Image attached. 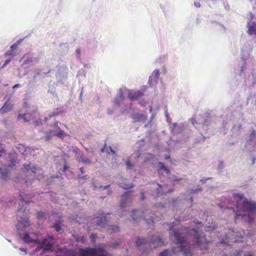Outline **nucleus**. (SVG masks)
<instances>
[{
    "label": "nucleus",
    "mask_w": 256,
    "mask_h": 256,
    "mask_svg": "<svg viewBox=\"0 0 256 256\" xmlns=\"http://www.w3.org/2000/svg\"><path fill=\"white\" fill-rule=\"evenodd\" d=\"M142 118H144V116L142 115V114L136 115L134 116V119L135 120H138V121H139L140 120V119Z\"/></svg>",
    "instance_id": "nucleus-22"
},
{
    "label": "nucleus",
    "mask_w": 256,
    "mask_h": 256,
    "mask_svg": "<svg viewBox=\"0 0 256 256\" xmlns=\"http://www.w3.org/2000/svg\"><path fill=\"white\" fill-rule=\"evenodd\" d=\"M79 178H86V176H82V177L79 176Z\"/></svg>",
    "instance_id": "nucleus-49"
},
{
    "label": "nucleus",
    "mask_w": 256,
    "mask_h": 256,
    "mask_svg": "<svg viewBox=\"0 0 256 256\" xmlns=\"http://www.w3.org/2000/svg\"><path fill=\"white\" fill-rule=\"evenodd\" d=\"M36 112L24 114H19L18 116V120L22 119L23 122H29L34 120L36 118Z\"/></svg>",
    "instance_id": "nucleus-6"
},
{
    "label": "nucleus",
    "mask_w": 256,
    "mask_h": 256,
    "mask_svg": "<svg viewBox=\"0 0 256 256\" xmlns=\"http://www.w3.org/2000/svg\"><path fill=\"white\" fill-rule=\"evenodd\" d=\"M126 168L130 169L132 168V165L130 160H128L126 162Z\"/></svg>",
    "instance_id": "nucleus-25"
},
{
    "label": "nucleus",
    "mask_w": 256,
    "mask_h": 256,
    "mask_svg": "<svg viewBox=\"0 0 256 256\" xmlns=\"http://www.w3.org/2000/svg\"><path fill=\"white\" fill-rule=\"evenodd\" d=\"M24 166L23 172L25 174L28 176V174H30L32 178H34L35 177L34 174L36 171L37 170L36 168L32 164H30L28 165L24 164Z\"/></svg>",
    "instance_id": "nucleus-5"
},
{
    "label": "nucleus",
    "mask_w": 256,
    "mask_h": 256,
    "mask_svg": "<svg viewBox=\"0 0 256 256\" xmlns=\"http://www.w3.org/2000/svg\"><path fill=\"white\" fill-rule=\"evenodd\" d=\"M77 160L78 162H81L84 164H89L90 163V160L88 158L85 157L83 155H81L80 156H78L77 158Z\"/></svg>",
    "instance_id": "nucleus-13"
},
{
    "label": "nucleus",
    "mask_w": 256,
    "mask_h": 256,
    "mask_svg": "<svg viewBox=\"0 0 256 256\" xmlns=\"http://www.w3.org/2000/svg\"><path fill=\"white\" fill-rule=\"evenodd\" d=\"M13 107V105L6 102L4 106L0 109V112L5 113L10 111Z\"/></svg>",
    "instance_id": "nucleus-10"
},
{
    "label": "nucleus",
    "mask_w": 256,
    "mask_h": 256,
    "mask_svg": "<svg viewBox=\"0 0 256 256\" xmlns=\"http://www.w3.org/2000/svg\"><path fill=\"white\" fill-rule=\"evenodd\" d=\"M110 150L112 152V148H111V146H110Z\"/></svg>",
    "instance_id": "nucleus-55"
},
{
    "label": "nucleus",
    "mask_w": 256,
    "mask_h": 256,
    "mask_svg": "<svg viewBox=\"0 0 256 256\" xmlns=\"http://www.w3.org/2000/svg\"><path fill=\"white\" fill-rule=\"evenodd\" d=\"M0 172L2 175V179L6 180L8 175V170L6 169L4 170H2L1 168H0Z\"/></svg>",
    "instance_id": "nucleus-18"
},
{
    "label": "nucleus",
    "mask_w": 256,
    "mask_h": 256,
    "mask_svg": "<svg viewBox=\"0 0 256 256\" xmlns=\"http://www.w3.org/2000/svg\"><path fill=\"white\" fill-rule=\"evenodd\" d=\"M171 252H170L168 250H166L160 254V256H171Z\"/></svg>",
    "instance_id": "nucleus-19"
},
{
    "label": "nucleus",
    "mask_w": 256,
    "mask_h": 256,
    "mask_svg": "<svg viewBox=\"0 0 256 256\" xmlns=\"http://www.w3.org/2000/svg\"><path fill=\"white\" fill-rule=\"evenodd\" d=\"M98 224L100 226H104L105 225L107 224V222L105 218H100L98 220Z\"/></svg>",
    "instance_id": "nucleus-17"
},
{
    "label": "nucleus",
    "mask_w": 256,
    "mask_h": 256,
    "mask_svg": "<svg viewBox=\"0 0 256 256\" xmlns=\"http://www.w3.org/2000/svg\"><path fill=\"white\" fill-rule=\"evenodd\" d=\"M2 146V144H0ZM4 154H5V150L4 148L1 146H0V157H1Z\"/></svg>",
    "instance_id": "nucleus-29"
},
{
    "label": "nucleus",
    "mask_w": 256,
    "mask_h": 256,
    "mask_svg": "<svg viewBox=\"0 0 256 256\" xmlns=\"http://www.w3.org/2000/svg\"><path fill=\"white\" fill-rule=\"evenodd\" d=\"M159 168L160 170H165L168 173L170 172V170L167 168L164 165V164L162 162H159L158 164Z\"/></svg>",
    "instance_id": "nucleus-20"
},
{
    "label": "nucleus",
    "mask_w": 256,
    "mask_h": 256,
    "mask_svg": "<svg viewBox=\"0 0 256 256\" xmlns=\"http://www.w3.org/2000/svg\"><path fill=\"white\" fill-rule=\"evenodd\" d=\"M254 159L253 160V162H252V164H254Z\"/></svg>",
    "instance_id": "nucleus-57"
},
{
    "label": "nucleus",
    "mask_w": 256,
    "mask_h": 256,
    "mask_svg": "<svg viewBox=\"0 0 256 256\" xmlns=\"http://www.w3.org/2000/svg\"><path fill=\"white\" fill-rule=\"evenodd\" d=\"M250 137L251 139L256 138V132L255 130H252L251 134H250Z\"/></svg>",
    "instance_id": "nucleus-24"
},
{
    "label": "nucleus",
    "mask_w": 256,
    "mask_h": 256,
    "mask_svg": "<svg viewBox=\"0 0 256 256\" xmlns=\"http://www.w3.org/2000/svg\"><path fill=\"white\" fill-rule=\"evenodd\" d=\"M192 124L193 125H194V124H196L197 122H196V120H194V119L192 118Z\"/></svg>",
    "instance_id": "nucleus-41"
},
{
    "label": "nucleus",
    "mask_w": 256,
    "mask_h": 256,
    "mask_svg": "<svg viewBox=\"0 0 256 256\" xmlns=\"http://www.w3.org/2000/svg\"><path fill=\"white\" fill-rule=\"evenodd\" d=\"M130 192H126L122 196V202L120 204V208H124L125 206V204H126V201L128 200V196L130 195Z\"/></svg>",
    "instance_id": "nucleus-12"
},
{
    "label": "nucleus",
    "mask_w": 256,
    "mask_h": 256,
    "mask_svg": "<svg viewBox=\"0 0 256 256\" xmlns=\"http://www.w3.org/2000/svg\"><path fill=\"white\" fill-rule=\"evenodd\" d=\"M248 33L251 35L256 36V23L252 22L248 24Z\"/></svg>",
    "instance_id": "nucleus-11"
},
{
    "label": "nucleus",
    "mask_w": 256,
    "mask_h": 256,
    "mask_svg": "<svg viewBox=\"0 0 256 256\" xmlns=\"http://www.w3.org/2000/svg\"><path fill=\"white\" fill-rule=\"evenodd\" d=\"M18 44L17 43H15L14 44H13L11 46H10V50H12L13 52L16 50L17 49V48H18Z\"/></svg>",
    "instance_id": "nucleus-27"
},
{
    "label": "nucleus",
    "mask_w": 256,
    "mask_h": 256,
    "mask_svg": "<svg viewBox=\"0 0 256 256\" xmlns=\"http://www.w3.org/2000/svg\"><path fill=\"white\" fill-rule=\"evenodd\" d=\"M15 166V162L14 160L12 162V164L8 165V167H13Z\"/></svg>",
    "instance_id": "nucleus-35"
},
{
    "label": "nucleus",
    "mask_w": 256,
    "mask_h": 256,
    "mask_svg": "<svg viewBox=\"0 0 256 256\" xmlns=\"http://www.w3.org/2000/svg\"><path fill=\"white\" fill-rule=\"evenodd\" d=\"M230 209H232V212L234 213V214H235V220H236L238 218L239 216H242L244 214H242V213L240 212V207H239V208L237 209V212H236L233 208H230Z\"/></svg>",
    "instance_id": "nucleus-15"
},
{
    "label": "nucleus",
    "mask_w": 256,
    "mask_h": 256,
    "mask_svg": "<svg viewBox=\"0 0 256 256\" xmlns=\"http://www.w3.org/2000/svg\"><path fill=\"white\" fill-rule=\"evenodd\" d=\"M234 199L236 202V208L240 207L241 212H252L256 210V202L246 200L243 194H237L234 195Z\"/></svg>",
    "instance_id": "nucleus-2"
},
{
    "label": "nucleus",
    "mask_w": 256,
    "mask_h": 256,
    "mask_svg": "<svg viewBox=\"0 0 256 256\" xmlns=\"http://www.w3.org/2000/svg\"><path fill=\"white\" fill-rule=\"evenodd\" d=\"M20 250L22 252H26V249L25 248H20Z\"/></svg>",
    "instance_id": "nucleus-44"
},
{
    "label": "nucleus",
    "mask_w": 256,
    "mask_h": 256,
    "mask_svg": "<svg viewBox=\"0 0 256 256\" xmlns=\"http://www.w3.org/2000/svg\"><path fill=\"white\" fill-rule=\"evenodd\" d=\"M26 213V209H24L23 211L21 209H19L17 213V217L18 220L20 224H22L24 227H27L30 226V223L28 222V217L27 216V214L24 216V218H22V216L23 213Z\"/></svg>",
    "instance_id": "nucleus-4"
},
{
    "label": "nucleus",
    "mask_w": 256,
    "mask_h": 256,
    "mask_svg": "<svg viewBox=\"0 0 256 256\" xmlns=\"http://www.w3.org/2000/svg\"><path fill=\"white\" fill-rule=\"evenodd\" d=\"M55 125L57 126L58 125V122H56V123H55Z\"/></svg>",
    "instance_id": "nucleus-58"
},
{
    "label": "nucleus",
    "mask_w": 256,
    "mask_h": 256,
    "mask_svg": "<svg viewBox=\"0 0 256 256\" xmlns=\"http://www.w3.org/2000/svg\"><path fill=\"white\" fill-rule=\"evenodd\" d=\"M101 150H102V152H104V148H102Z\"/></svg>",
    "instance_id": "nucleus-53"
},
{
    "label": "nucleus",
    "mask_w": 256,
    "mask_h": 256,
    "mask_svg": "<svg viewBox=\"0 0 256 256\" xmlns=\"http://www.w3.org/2000/svg\"><path fill=\"white\" fill-rule=\"evenodd\" d=\"M192 230L194 233V238L196 240V243L192 245L188 244L186 242V238L181 236L177 232H174L173 235H170L172 238H174V241L175 242L176 244H178V250H172V254L183 252L184 254L186 256H191L192 253L190 250L195 247H198L201 250H208L209 242L206 240V238L202 236V234H198V231L195 228L192 229Z\"/></svg>",
    "instance_id": "nucleus-1"
},
{
    "label": "nucleus",
    "mask_w": 256,
    "mask_h": 256,
    "mask_svg": "<svg viewBox=\"0 0 256 256\" xmlns=\"http://www.w3.org/2000/svg\"><path fill=\"white\" fill-rule=\"evenodd\" d=\"M212 230V229L210 228V227H207V228H206V231H210V230Z\"/></svg>",
    "instance_id": "nucleus-47"
},
{
    "label": "nucleus",
    "mask_w": 256,
    "mask_h": 256,
    "mask_svg": "<svg viewBox=\"0 0 256 256\" xmlns=\"http://www.w3.org/2000/svg\"><path fill=\"white\" fill-rule=\"evenodd\" d=\"M118 246V244H115L114 243H113V246H112V247L113 248L116 247V246Z\"/></svg>",
    "instance_id": "nucleus-50"
},
{
    "label": "nucleus",
    "mask_w": 256,
    "mask_h": 256,
    "mask_svg": "<svg viewBox=\"0 0 256 256\" xmlns=\"http://www.w3.org/2000/svg\"><path fill=\"white\" fill-rule=\"evenodd\" d=\"M194 6L196 8H200V4L199 2H194Z\"/></svg>",
    "instance_id": "nucleus-36"
},
{
    "label": "nucleus",
    "mask_w": 256,
    "mask_h": 256,
    "mask_svg": "<svg viewBox=\"0 0 256 256\" xmlns=\"http://www.w3.org/2000/svg\"><path fill=\"white\" fill-rule=\"evenodd\" d=\"M80 170L82 174L84 173V168H80Z\"/></svg>",
    "instance_id": "nucleus-43"
},
{
    "label": "nucleus",
    "mask_w": 256,
    "mask_h": 256,
    "mask_svg": "<svg viewBox=\"0 0 256 256\" xmlns=\"http://www.w3.org/2000/svg\"><path fill=\"white\" fill-rule=\"evenodd\" d=\"M218 206L220 208H223L224 206H222V204H218Z\"/></svg>",
    "instance_id": "nucleus-48"
},
{
    "label": "nucleus",
    "mask_w": 256,
    "mask_h": 256,
    "mask_svg": "<svg viewBox=\"0 0 256 256\" xmlns=\"http://www.w3.org/2000/svg\"><path fill=\"white\" fill-rule=\"evenodd\" d=\"M141 194H142V200H144V192H141Z\"/></svg>",
    "instance_id": "nucleus-39"
},
{
    "label": "nucleus",
    "mask_w": 256,
    "mask_h": 256,
    "mask_svg": "<svg viewBox=\"0 0 256 256\" xmlns=\"http://www.w3.org/2000/svg\"><path fill=\"white\" fill-rule=\"evenodd\" d=\"M142 244H148L151 248H154L159 246H164L165 242L159 237H153L149 241L146 239L138 238L136 242V246H140Z\"/></svg>",
    "instance_id": "nucleus-3"
},
{
    "label": "nucleus",
    "mask_w": 256,
    "mask_h": 256,
    "mask_svg": "<svg viewBox=\"0 0 256 256\" xmlns=\"http://www.w3.org/2000/svg\"><path fill=\"white\" fill-rule=\"evenodd\" d=\"M36 214L38 218H40L43 216L44 213L42 212H38Z\"/></svg>",
    "instance_id": "nucleus-30"
},
{
    "label": "nucleus",
    "mask_w": 256,
    "mask_h": 256,
    "mask_svg": "<svg viewBox=\"0 0 256 256\" xmlns=\"http://www.w3.org/2000/svg\"><path fill=\"white\" fill-rule=\"evenodd\" d=\"M54 228L56 229L57 232H59L61 230V226L60 224L56 223L54 225Z\"/></svg>",
    "instance_id": "nucleus-23"
},
{
    "label": "nucleus",
    "mask_w": 256,
    "mask_h": 256,
    "mask_svg": "<svg viewBox=\"0 0 256 256\" xmlns=\"http://www.w3.org/2000/svg\"><path fill=\"white\" fill-rule=\"evenodd\" d=\"M254 84H256V80H254V82H253Z\"/></svg>",
    "instance_id": "nucleus-56"
},
{
    "label": "nucleus",
    "mask_w": 256,
    "mask_h": 256,
    "mask_svg": "<svg viewBox=\"0 0 256 256\" xmlns=\"http://www.w3.org/2000/svg\"><path fill=\"white\" fill-rule=\"evenodd\" d=\"M110 185H108V186H100V188H102L103 190H106L108 187L110 186Z\"/></svg>",
    "instance_id": "nucleus-40"
},
{
    "label": "nucleus",
    "mask_w": 256,
    "mask_h": 256,
    "mask_svg": "<svg viewBox=\"0 0 256 256\" xmlns=\"http://www.w3.org/2000/svg\"><path fill=\"white\" fill-rule=\"evenodd\" d=\"M68 168V167L67 166L64 165V167L63 171H66V170Z\"/></svg>",
    "instance_id": "nucleus-42"
},
{
    "label": "nucleus",
    "mask_w": 256,
    "mask_h": 256,
    "mask_svg": "<svg viewBox=\"0 0 256 256\" xmlns=\"http://www.w3.org/2000/svg\"><path fill=\"white\" fill-rule=\"evenodd\" d=\"M34 124L36 126H38L42 124L41 120H36L34 122Z\"/></svg>",
    "instance_id": "nucleus-28"
},
{
    "label": "nucleus",
    "mask_w": 256,
    "mask_h": 256,
    "mask_svg": "<svg viewBox=\"0 0 256 256\" xmlns=\"http://www.w3.org/2000/svg\"><path fill=\"white\" fill-rule=\"evenodd\" d=\"M20 196H22V194H20ZM21 200L22 202H24L26 204H28L30 202V201L26 200L24 198L21 197Z\"/></svg>",
    "instance_id": "nucleus-34"
},
{
    "label": "nucleus",
    "mask_w": 256,
    "mask_h": 256,
    "mask_svg": "<svg viewBox=\"0 0 256 256\" xmlns=\"http://www.w3.org/2000/svg\"><path fill=\"white\" fill-rule=\"evenodd\" d=\"M154 158V156L152 154H148V156L146 158V159L148 160H150L151 159H152Z\"/></svg>",
    "instance_id": "nucleus-32"
},
{
    "label": "nucleus",
    "mask_w": 256,
    "mask_h": 256,
    "mask_svg": "<svg viewBox=\"0 0 256 256\" xmlns=\"http://www.w3.org/2000/svg\"><path fill=\"white\" fill-rule=\"evenodd\" d=\"M144 220H146V223H147L148 224H154V220H151V219L146 220V218H144Z\"/></svg>",
    "instance_id": "nucleus-31"
},
{
    "label": "nucleus",
    "mask_w": 256,
    "mask_h": 256,
    "mask_svg": "<svg viewBox=\"0 0 256 256\" xmlns=\"http://www.w3.org/2000/svg\"><path fill=\"white\" fill-rule=\"evenodd\" d=\"M245 256H253V254L251 253H248L245 254Z\"/></svg>",
    "instance_id": "nucleus-46"
},
{
    "label": "nucleus",
    "mask_w": 256,
    "mask_h": 256,
    "mask_svg": "<svg viewBox=\"0 0 256 256\" xmlns=\"http://www.w3.org/2000/svg\"><path fill=\"white\" fill-rule=\"evenodd\" d=\"M80 50H76V52L77 53H78V54H79V53H80Z\"/></svg>",
    "instance_id": "nucleus-52"
},
{
    "label": "nucleus",
    "mask_w": 256,
    "mask_h": 256,
    "mask_svg": "<svg viewBox=\"0 0 256 256\" xmlns=\"http://www.w3.org/2000/svg\"><path fill=\"white\" fill-rule=\"evenodd\" d=\"M133 186H133V185H132V184L131 186H126L124 187V189H126V190H127V189H128V188H132Z\"/></svg>",
    "instance_id": "nucleus-37"
},
{
    "label": "nucleus",
    "mask_w": 256,
    "mask_h": 256,
    "mask_svg": "<svg viewBox=\"0 0 256 256\" xmlns=\"http://www.w3.org/2000/svg\"><path fill=\"white\" fill-rule=\"evenodd\" d=\"M248 223H250L252 222V220H251L250 218L248 219Z\"/></svg>",
    "instance_id": "nucleus-51"
},
{
    "label": "nucleus",
    "mask_w": 256,
    "mask_h": 256,
    "mask_svg": "<svg viewBox=\"0 0 256 256\" xmlns=\"http://www.w3.org/2000/svg\"><path fill=\"white\" fill-rule=\"evenodd\" d=\"M112 152H113V154H114L115 152H114V151L113 150L112 151Z\"/></svg>",
    "instance_id": "nucleus-59"
},
{
    "label": "nucleus",
    "mask_w": 256,
    "mask_h": 256,
    "mask_svg": "<svg viewBox=\"0 0 256 256\" xmlns=\"http://www.w3.org/2000/svg\"><path fill=\"white\" fill-rule=\"evenodd\" d=\"M144 212L140 210H135L132 211V219L134 221L140 220L143 216Z\"/></svg>",
    "instance_id": "nucleus-9"
},
{
    "label": "nucleus",
    "mask_w": 256,
    "mask_h": 256,
    "mask_svg": "<svg viewBox=\"0 0 256 256\" xmlns=\"http://www.w3.org/2000/svg\"><path fill=\"white\" fill-rule=\"evenodd\" d=\"M43 244H44L43 250L44 251H49L50 250L52 246V244L50 242H48L47 244H45L46 241L43 240L42 242Z\"/></svg>",
    "instance_id": "nucleus-16"
},
{
    "label": "nucleus",
    "mask_w": 256,
    "mask_h": 256,
    "mask_svg": "<svg viewBox=\"0 0 256 256\" xmlns=\"http://www.w3.org/2000/svg\"><path fill=\"white\" fill-rule=\"evenodd\" d=\"M10 60H11L10 59L6 60L5 61L4 64L2 65V68H4L10 62Z\"/></svg>",
    "instance_id": "nucleus-33"
},
{
    "label": "nucleus",
    "mask_w": 256,
    "mask_h": 256,
    "mask_svg": "<svg viewBox=\"0 0 256 256\" xmlns=\"http://www.w3.org/2000/svg\"><path fill=\"white\" fill-rule=\"evenodd\" d=\"M144 96L143 92L138 91H130L128 92V98L131 100H136Z\"/></svg>",
    "instance_id": "nucleus-7"
},
{
    "label": "nucleus",
    "mask_w": 256,
    "mask_h": 256,
    "mask_svg": "<svg viewBox=\"0 0 256 256\" xmlns=\"http://www.w3.org/2000/svg\"><path fill=\"white\" fill-rule=\"evenodd\" d=\"M112 230L113 232H115V231H118V228L117 227V226H113V229H112Z\"/></svg>",
    "instance_id": "nucleus-38"
},
{
    "label": "nucleus",
    "mask_w": 256,
    "mask_h": 256,
    "mask_svg": "<svg viewBox=\"0 0 256 256\" xmlns=\"http://www.w3.org/2000/svg\"><path fill=\"white\" fill-rule=\"evenodd\" d=\"M53 131H51V132H48L47 134H50V133H52Z\"/></svg>",
    "instance_id": "nucleus-54"
},
{
    "label": "nucleus",
    "mask_w": 256,
    "mask_h": 256,
    "mask_svg": "<svg viewBox=\"0 0 256 256\" xmlns=\"http://www.w3.org/2000/svg\"><path fill=\"white\" fill-rule=\"evenodd\" d=\"M190 199H191V200L192 201V198H191Z\"/></svg>",
    "instance_id": "nucleus-60"
},
{
    "label": "nucleus",
    "mask_w": 256,
    "mask_h": 256,
    "mask_svg": "<svg viewBox=\"0 0 256 256\" xmlns=\"http://www.w3.org/2000/svg\"><path fill=\"white\" fill-rule=\"evenodd\" d=\"M22 240L26 243H32L34 242V240L32 238L28 233L24 234Z\"/></svg>",
    "instance_id": "nucleus-14"
},
{
    "label": "nucleus",
    "mask_w": 256,
    "mask_h": 256,
    "mask_svg": "<svg viewBox=\"0 0 256 256\" xmlns=\"http://www.w3.org/2000/svg\"><path fill=\"white\" fill-rule=\"evenodd\" d=\"M64 134V132L62 130L59 128L58 132L54 135L57 136L58 137L61 138Z\"/></svg>",
    "instance_id": "nucleus-21"
},
{
    "label": "nucleus",
    "mask_w": 256,
    "mask_h": 256,
    "mask_svg": "<svg viewBox=\"0 0 256 256\" xmlns=\"http://www.w3.org/2000/svg\"><path fill=\"white\" fill-rule=\"evenodd\" d=\"M20 86V84H15V85L13 86V88H18V87H19Z\"/></svg>",
    "instance_id": "nucleus-45"
},
{
    "label": "nucleus",
    "mask_w": 256,
    "mask_h": 256,
    "mask_svg": "<svg viewBox=\"0 0 256 256\" xmlns=\"http://www.w3.org/2000/svg\"><path fill=\"white\" fill-rule=\"evenodd\" d=\"M160 76V71L158 70H155L153 72L152 75L150 76L148 82L150 85H152V82H156L159 77Z\"/></svg>",
    "instance_id": "nucleus-8"
},
{
    "label": "nucleus",
    "mask_w": 256,
    "mask_h": 256,
    "mask_svg": "<svg viewBox=\"0 0 256 256\" xmlns=\"http://www.w3.org/2000/svg\"><path fill=\"white\" fill-rule=\"evenodd\" d=\"M5 56H14V53L13 51L10 50H8L5 53Z\"/></svg>",
    "instance_id": "nucleus-26"
}]
</instances>
